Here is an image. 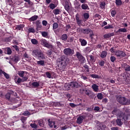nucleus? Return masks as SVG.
<instances>
[{"instance_id": "f257e3e1", "label": "nucleus", "mask_w": 130, "mask_h": 130, "mask_svg": "<svg viewBox=\"0 0 130 130\" xmlns=\"http://www.w3.org/2000/svg\"><path fill=\"white\" fill-rule=\"evenodd\" d=\"M68 60L69 59L66 58L64 56H62L58 58L57 59V63L58 64L59 70L63 71V70H64L67 67Z\"/></svg>"}, {"instance_id": "f03ea898", "label": "nucleus", "mask_w": 130, "mask_h": 130, "mask_svg": "<svg viewBox=\"0 0 130 130\" xmlns=\"http://www.w3.org/2000/svg\"><path fill=\"white\" fill-rule=\"evenodd\" d=\"M32 55L38 59H44L45 56L41 50L36 49L32 51Z\"/></svg>"}, {"instance_id": "7ed1b4c3", "label": "nucleus", "mask_w": 130, "mask_h": 130, "mask_svg": "<svg viewBox=\"0 0 130 130\" xmlns=\"http://www.w3.org/2000/svg\"><path fill=\"white\" fill-rule=\"evenodd\" d=\"M76 56L77 60L78 61H79V62H80V63H84V62H85L86 59L85 58V57H83V55H82L80 52H76Z\"/></svg>"}, {"instance_id": "20e7f679", "label": "nucleus", "mask_w": 130, "mask_h": 130, "mask_svg": "<svg viewBox=\"0 0 130 130\" xmlns=\"http://www.w3.org/2000/svg\"><path fill=\"white\" fill-rule=\"evenodd\" d=\"M63 52L65 55H67L68 56H71V55H73L75 53L74 50L70 48L64 49Z\"/></svg>"}, {"instance_id": "39448f33", "label": "nucleus", "mask_w": 130, "mask_h": 130, "mask_svg": "<svg viewBox=\"0 0 130 130\" xmlns=\"http://www.w3.org/2000/svg\"><path fill=\"white\" fill-rule=\"evenodd\" d=\"M115 55L118 58H123V57L126 56V54L123 51L117 50L115 52Z\"/></svg>"}, {"instance_id": "423d86ee", "label": "nucleus", "mask_w": 130, "mask_h": 130, "mask_svg": "<svg viewBox=\"0 0 130 130\" xmlns=\"http://www.w3.org/2000/svg\"><path fill=\"white\" fill-rule=\"evenodd\" d=\"M40 42L44 47H47V48L49 49L52 48L53 47L52 45H51V44H49L45 39L41 40Z\"/></svg>"}, {"instance_id": "0eeeda50", "label": "nucleus", "mask_w": 130, "mask_h": 130, "mask_svg": "<svg viewBox=\"0 0 130 130\" xmlns=\"http://www.w3.org/2000/svg\"><path fill=\"white\" fill-rule=\"evenodd\" d=\"M76 23L77 24L79 27H81V26H85V24H83V20L80 19V16H79V14H76L75 16Z\"/></svg>"}, {"instance_id": "6e6552de", "label": "nucleus", "mask_w": 130, "mask_h": 130, "mask_svg": "<svg viewBox=\"0 0 130 130\" xmlns=\"http://www.w3.org/2000/svg\"><path fill=\"white\" fill-rule=\"evenodd\" d=\"M87 117V114L85 113V115H80L77 119V123L78 124H82L83 120Z\"/></svg>"}, {"instance_id": "1a4fd4ad", "label": "nucleus", "mask_w": 130, "mask_h": 130, "mask_svg": "<svg viewBox=\"0 0 130 130\" xmlns=\"http://www.w3.org/2000/svg\"><path fill=\"white\" fill-rule=\"evenodd\" d=\"M125 98L119 96L117 98V101L120 104H122V105H124L125 103Z\"/></svg>"}, {"instance_id": "9d476101", "label": "nucleus", "mask_w": 130, "mask_h": 130, "mask_svg": "<svg viewBox=\"0 0 130 130\" xmlns=\"http://www.w3.org/2000/svg\"><path fill=\"white\" fill-rule=\"evenodd\" d=\"M86 57L88 61H90L91 63H93V62L96 61V58L92 55H87Z\"/></svg>"}, {"instance_id": "9b49d317", "label": "nucleus", "mask_w": 130, "mask_h": 130, "mask_svg": "<svg viewBox=\"0 0 130 130\" xmlns=\"http://www.w3.org/2000/svg\"><path fill=\"white\" fill-rule=\"evenodd\" d=\"M26 3L24 4V7L25 8H30L33 6V3L30 0H26Z\"/></svg>"}, {"instance_id": "f8f14e48", "label": "nucleus", "mask_w": 130, "mask_h": 130, "mask_svg": "<svg viewBox=\"0 0 130 130\" xmlns=\"http://www.w3.org/2000/svg\"><path fill=\"white\" fill-rule=\"evenodd\" d=\"M36 25L38 30H41V28H42V24H41V22H40V20H37L36 21Z\"/></svg>"}, {"instance_id": "ddd939ff", "label": "nucleus", "mask_w": 130, "mask_h": 130, "mask_svg": "<svg viewBox=\"0 0 130 130\" xmlns=\"http://www.w3.org/2000/svg\"><path fill=\"white\" fill-rule=\"evenodd\" d=\"M70 85L72 88H79V87H80L79 83L76 82H72L70 83Z\"/></svg>"}, {"instance_id": "4468645a", "label": "nucleus", "mask_w": 130, "mask_h": 130, "mask_svg": "<svg viewBox=\"0 0 130 130\" xmlns=\"http://www.w3.org/2000/svg\"><path fill=\"white\" fill-rule=\"evenodd\" d=\"M93 32V30L90 28L83 29V34H91Z\"/></svg>"}, {"instance_id": "2eb2a0df", "label": "nucleus", "mask_w": 130, "mask_h": 130, "mask_svg": "<svg viewBox=\"0 0 130 130\" xmlns=\"http://www.w3.org/2000/svg\"><path fill=\"white\" fill-rule=\"evenodd\" d=\"M112 36H114V32L109 33L104 35V38L105 39H107L108 38H110V37H112Z\"/></svg>"}, {"instance_id": "dca6fc26", "label": "nucleus", "mask_w": 130, "mask_h": 130, "mask_svg": "<svg viewBox=\"0 0 130 130\" xmlns=\"http://www.w3.org/2000/svg\"><path fill=\"white\" fill-rule=\"evenodd\" d=\"M91 88L94 92H98V91H99V86L96 85V84H92Z\"/></svg>"}, {"instance_id": "f3484780", "label": "nucleus", "mask_w": 130, "mask_h": 130, "mask_svg": "<svg viewBox=\"0 0 130 130\" xmlns=\"http://www.w3.org/2000/svg\"><path fill=\"white\" fill-rule=\"evenodd\" d=\"M79 41L81 44V46H86L87 45V41L85 39H80Z\"/></svg>"}, {"instance_id": "a211bd4d", "label": "nucleus", "mask_w": 130, "mask_h": 130, "mask_svg": "<svg viewBox=\"0 0 130 130\" xmlns=\"http://www.w3.org/2000/svg\"><path fill=\"white\" fill-rule=\"evenodd\" d=\"M38 19V15H34L28 19V20L30 22H34V21H36Z\"/></svg>"}, {"instance_id": "6ab92c4d", "label": "nucleus", "mask_w": 130, "mask_h": 130, "mask_svg": "<svg viewBox=\"0 0 130 130\" xmlns=\"http://www.w3.org/2000/svg\"><path fill=\"white\" fill-rule=\"evenodd\" d=\"M64 90L68 91L71 89V83H66L64 85Z\"/></svg>"}, {"instance_id": "aec40b11", "label": "nucleus", "mask_w": 130, "mask_h": 130, "mask_svg": "<svg viewBox=\"0 0 130 130\" xmlns=\"http://www.w3.org/2000/svg\"><path fill=\"white\" fill-rule=\"evenodd\" d=\"M119 112H120V110L119 109H117V108H115L112 111V114H114L115 115H117V114H118Z\"/></svg>"}, {"instance_id": "412c9836", "label": "nucleus", "mask_w": 130, "mask_h": 130, "mask_svg": "<svg viewBox=\"0 0 130 130\" xmlns=\"http://www.w3.org/2000/svg\"><path fill=\"white\" fill-rule=\"evenodd\" d=\"M107 56V52L106 51H103L101 53L100 56L102 58H105V57Z\"/></svg>"}, {"instance_id": "4be33fe9", "label": "nucleus", "mask_w": 130, "mask_h": 130, "mask_svg": "<svg viewBox=\"0 0 130 130\" xmlns=\"http://www.w3.org/2000/svg\"><path fill=\"white\" fill-rule=\"evenodd\" d=\"M61 39L62 41H67L68 40V35L63 34L61 37Z\"/></svg>"}, {"instance_id": "5701e85b", "label": "nucleus", "mask_w": 130, "mask_h": 130, "mask_svg": "<svg viewBox=\"0 0 130 130\" xmlns=\"http://www.w3.org/2000/svg\"><path fill=\"white\" fill-rule=\"evenodd\" d=\"M81 8L82 10H89V6L86 4H82Z\"/></svg>"}, {"instance_id": "b1692460", "label": "nucleus", "mask_w": 130, "mask_h": 130, "mask_svg": "<svg viewBox=\"0 0 130 130\" xmlns=\"http://www.w3.org/2000/svg\"><path fill=\"white\" fill-rule=\"evenodd\" d=\"M48 121L49 122V126H50V127H53V125H54V124H55V122H54V121H52L51 120H50V119H49L48 120Z\"/></svg>"}, {"instance_id": "393cba45", "label": "nucleus", "mask_w": 130, "mask_h": 130, "mask_svg": "<svg viewBox=\"0 0 130 130\" xmlns=\"http://www.w3.org/2000/svg\"><path fill=\"white\" fill-rule=\"evenodd\" d=\"M39 82H34L31 83V86H32L33 88H37V87H39Z\"/></svg>"}, {"instance_id": "a878e982", "label": "nucleus", "mask_w": 130, "mask_h": 130, "mask_svg": "<svg viewBox=\"0 0 130 130\" xmlns=\"http://www.w3.org/2000/svg\"><path fill=\"white\" fill-rule=\"evenodd\" d=\"M12 60L15 62H18L19 60H20V57L19 56H15L13 58Z\"/></svg>"}, {"instance_id": "bb28decb", "label": "nucleus", "mask_w": 130, "mask_h": 130, "mask_svg": "<svg viewBox=\"0 0 130 130\" xmlns=\"http://www.w3.org/2000/svg\"><path fill=\"white\" fill-rule=\"evenodd\" d=\"M91 48L89 47H87L84 49V52L85 53H90V52H91Z\"/></svg>"}, {"instance_id": "cd10ccee", "label": "nucleus", "mask_w": 130, "mask_h": 130, "mask_svg": "<svg viewBox=\"0 0 130 130\" xmlns=\"http://www.w3.org/2000/svg\"><path fill=\"white\" fill-rule=\"evenodd\" d=\"M15 82L16 84H20V83H22V79L20 77H18V79L15 78Z\"/></svg>"}, {"instance_id": "c85d7f7f", "label": "nucleus", "mask_w": 130, "mask_h": 130, "mask_svg": "<svg viewBox=\"0 0 130 130\" xmlns=\"http://www.w3.org/2000/svg\"><path fill=\"white\" fill-rule=\"evenodd\" d=\"M105 6H106V3L105 2H101L100 7L101 9H105Z\"/></svg>"}, {"instance_id": "c756f323", "label": "nucleus", "mask_w": 130, "mask_h": 130, "mask_svg": "<svg viewBox=\"0 0 130 130\" xmlns=\"http://www.w3.org/2000/svg\"><path fill=\"white\" fill-rule=\"evenodd\" d=\"M31 42L34 45L38 44V41L35 39H32L31 40Z\"/></svg>"}, {"instance_id": "7c9ffc66", "label": "nucleus", "mask_w": 130, "mask_h": 130, "mask_svg": "<svg viewBox=\"0 0 130 130\" xmlns=\"http://www.w3.org/2000/svg\"><path fill=\"white\" fill-rule=\"evenodd\" d=\"M96 97L98 99H99L100 100H102V99H103V95H102V93H98Z\"/></svg>"}, {"instance_id": "2f4dec72", "label": "nucleus", "mask_w": 130, "mask_h": 130, "mask_svg": "<svg viewBox=\"0 0 130 130\" xmlns=\"http://www.w3.org/2000/svg\"><path fill=\"white\" fill-rule=\"evenodd\" d=\"M23 28H24V25L23 24L18 25L16 27V30H21V29H23Z\"/></svg>"}, {"instance_id": "473e14b6", "label": "nucleus", "mask_w": 130, "mask_h": 130, "mask_svg": "<svg viewBox=\"0 0 130 130\" xmlns=\"http://www.w3.org/2000/svg\"><path fill=\"white\" fill-rule=\"evenodd\" d=\"M115 4L116 6H121L122 5V1L121 0H116Z\"/></svg>"}, {"instance_id": "72a5a7b5", "label": "nucleus", "mask_w": 130, "mask_h": 130, "mask_svg": "<svg viewBox=\"0 0 130 130\" xmlns=\"http://www.w3.org/2000/svg\"><path fill=\"white\" fill-rule=\"evenodd\" d=\"M18 74L19 77H20L21 78H23V77H24V75H25V72L19 71Z\"/></svg>"}, {"instance_id": "f704fd0d", "label": "nucleus", "mask_w": 130, "mask_h": 130, "mask_svg": "<svg viewBox=\"0 0 130 130\" xmlns=\"http://www.w3.org/2000/svg\"><path fill=\"white\" fill-rule=\"evenodd\" d=\"M38 123H39V125L40 126L43 127L44 126V123L43 122V120H42V119L39 120L38 121Z\"/></svg>"}, {"instance_id": "c9c22d12", "label": "nucleus", "mask_w": 130, "mask_h": 130, "mask_svg": "<svg viewBox=\"0 0 130 130\" xmlns=\"http://www.w3.org/2000/svg\"><path fill=\"white\" fill-rule=\"evenodd\" d=\"M53 14L54 15H59L60 13V11L59 9H54L53 11Z\"/></svg>"}, {"instance_id": "e433bc0d", "label": "nucleus", "mask_w": 130, "mask_h": 130, "mask_svg": "<svg viewBox=\"0 0 130 130\" xmlns=\"http://www.w3.org/2000/svg\"><path fill=\"white\" fill-rule=\"evenodd\" d=\"M82 91H83L84 92H85V93L86 94V95H87V96H88V95L92 92L91 91V90H89V89H82Z\"/></svg>"}, {"instance_id": "4c0bfd02", "label": "nucleus", "mask_w": 130, "mask_h": 130, "mask_svg": "<svg viewBox=\"0 0 130 130\" xmlns=\"http://www.w3.org/2000/svg\"><path fill=\"white\" fill-rule=\"evenodd\" d=\"M90 77L93 78V79H100V77L98 76L97 74H91Z\"/></svg>"}, {"instance_id": "58836bf2", "label": "nucleus", "mask_w": 130, "mask_h": 130, "mask_svg": "<svg viewBox=\"0 0 130 130\" xmlns=\"http://www.w3.org/2000/svg\"><path fill=\"white\" fill-rule=\"evenodd\" d=\"M58 28V24L56 22H55L53 24V30H55Z\"/></svg>"}, {"instance_id": "ea45409f", "label": "nucleus", "mask_w": 130, "mask_h": 130, "mask_svg": "<svg viewBox=\"0 0 130 130\" xmlns=\"http://www.w3.org/2000/svg\"><path fill=\"white\" fill-rule=\"evenodd\" d=\"M127 30H126V28H119L118 30H117V32H123L124 33H125V32H126Z\"/></svg>"}, {"instance_id": "a19ab883", "label": "nucleus", "mask_w": 130, "mask_h": 130, "mask_svg": "<svg viewBox=\"0 0 130 130\" xmlns=\"http://www.w3.org/2000/svg\"><path fill=\"white\" fill-rule=\"evenodd\" d=\"M116 123L118 125H122V122H121V119H117L116 120Z\"/></svg>"}, {"instance_id": "79ce46f5", "label": "nucleus", "mask_w": 130, "mask_h": 130, "mask_svg": "<svg viewBox=\"0 0 130 130\" xmlns=\"http://www.w3.org/2000/svg\"><path fill=\"white\" fill-rule=\"evenodd\" d=\"M89 16L90 15L87 13H85L83 14V17L84 19H85V20H88V19H89Z\"/></svg>"}, {"instance_id": "37998d69", "label": "nucleus", "mask_w": 130, "mask_h": 130, "mask_svg": "<svg viewBox=\"0 0 130 130\" xmlns=\"http://www.w3.org/2000/svg\"><path fill=\"white\" fill-rule=\"evenodd\" d=\"M99 66L100 67H104V64H105V62L103 60H101L100 61L99 63Z\"/></svg>"}, {"instance_id": "c03bdc74", "label": "nucleus", "mask_w": 130, "mask_h": 130, "mask_svg": "<svg viewBox=\"0 0 130 130\" xmlns=\"http://www.w3.org/2000/svg\"><path fill=\"white\" fill-rule=\"evenodd\" d=\"M41 34L43 37H47V36H48V32L47 31H42Z\"/></svg>"}, {"instance_id": "a18cd8bd", "label": "nucleus", "mask_w": 130, "mask_h": 130, "mask_svg": "<svg viewBox=\"0 0 130 130\" xmlns=\"http://www.w3.org/2000/svg\"><path fill=\"white\" fill-rule=\"evenodd\" d=\"M83 31H84V29H83V28H81V27L77 28V32H78V33H83Z\"/></svg>"}, {"instance_id": "49530a36", "label": "nucleus", "mask_w": 130, "mask_h": 130, "mask_svg": "<svg viewBox=\"0 0 130 130\" xmlns=\"http://www.w3.org/2000/svg\"><path fill=\"white\" fill-rule=\"evenodd\" d=\"M38 64H40V66H44V60H41L40 61H37Z\"/></svg>"}, {"instance_id": "de8ad7c7", "label": "nucleus", "mask_w": 130, "mask_h": 130, "mask_svg": "<svg viewBox=\"0 0 130 130\" xmlns=\"http://www.w3.org/2000/svg\"><path fill=\"white\" fill-rule=\"evenodd\" d=\"M20 120H21L23 123H25V122L27 120V118L24 116H21Z\"/></svg>"}, {"instance_id": "09e8293b", "label": "nucleus", "mask_w": 130, "mask_h": 130, "mask_svg": "<svg viewBox=\"0 0 130 130\" xmlns=\"http://www.w3.org/2000/svg\"><path fill=\"white\" fill-rule=\"evenodd\" d=\"M125 71L126 72H130V66L128 65H126L124 67Z\"/></svg>"}, {"instance_id": "8fccbe9b", "label": "nucleus", "mask_w": 130, "mask_h": 130, "mask_svg": "<svg viewBox=\"0 0 130 130\" xmlns=\"http://www.w3.org/2000/svg\"><path fill=\"white\" fill-rule=\"evenodd\" d=\"M28 33H35V29L33 28H29Z\"/></svg>"}, {"instance_id": "3c124183", "label": "nucleus", "mask_w": 130, "mask_h": 130, "mask_svg": "<svg viewBox=\"0 0 130 130\" xmlns=\"http://www.w3.org/2000/svg\"><path fill=\"white\" fill-rule=\"evenodd\" d=\"M105 29H113V26L112 25H108L104 27Z\"/></svg>"}, {"instance_id": "603ef678", "label": "nucleus", "mask_w": 130, "mask_h": 130, "mask_svg": "<svg viewBox=\"0 0 130 130\" xmlns=\"http://www.w3.org/2000/svg\"><path fill=\"white\" fill-rule=\"evenodd\" d=\"M56 7V6H55V5H54L53 4H50V5H49V8L51 10H53Z\"/></svg>"}, {"instance_id": "864d4df0", "label": "nucleus", "mask_w": 130, "mask_h": 130, "mask_svg": "<svg viewBox=\"0 0 130 130\" xmlns=\"http://www.w3.org/2000/svg\"><path fill=\"white\" fill-rule=\"evenodd\" d=\"M111 15L112 17H115V15H116V11H115V10H112L111 11Z\"/></svg>"}, {"instance_id": "5fc2aeb1", "label": "nucleus", "mask_w": 130, "mask_h": 130, "mask_svg": "<svg viewBox=\"0 0 130 130\" xmlns=\"http://www.w3.org/2000/svg\"><path fill=\"white\" fill-rule=\"evenodd\" d=\"M110 60L112 62H114V61L116 60V58H115V57H114V56H111L110 57Z\"/></svg>"}, {"instance_id": "6e6d98bb", "label": "nucleus", "mask_w": 130, "mask_h": 130, "mask_svg": "<svg viewBox=\"0 0 130 130\" xmlns=\"http://www.w3.org/2000/svg\"><path fill=\"white\" fill-rule=\"evenodd\" d=\"M94 36H95V35H94L93 32H92V34H89V37L92 40H95V38H94Z\"/></svg>"}, {"instance_id": "4d7b16f0", "label": "nucleus", "mask_w": 130, "mask_h": 130, "mask_svg": "<svg viewBox=\"0 0 130 130\" xmlns=\"http://www.w3.org/2000/svg\"><path fill=\"white\" fill-rule=\"evenodd\" d=\"M30 112L29 111H26L23 113L22 115H24V116H28V115H30Z\"/></svg>"}, {"instance_id": "13d9d810", "label": "nucleus", "mask_w": 130, "mask_h": 130, "mask_svg": "<svg viewBox=\"0 0 130 130\" xmlns=\"http://www.w3.org/2000/svg\"><path fill=\"white\" fill-rule=\"evenodd\" d=\"M45 74L47 76V78H48L49 79H51V74H50V73L47 72H46Z\"/></svg>"}, {"instance_id": "bf43d9fd", "label": "nucleus", "mask_w": 130, "mask_h": 130, "mask_svg": "<svg viewBox=\"0 0 130 130\" xmlns=\"http://www.w3.org/2000/svg\"><path fill=\"white\" fill-rule=\"evenodd\" d=\"M7 54H12V49L10 48H7Z\"/></svg>"}, {"instance_id": "052dcab7", "label": "nucleus", "mask_w": 130, "mask_h": 130, "mask_svg": "<svg viewBox=\"0 0 130 130\" xmlns=\"http://www.w3.org/2000/svg\"><path fill=\"white\" fill-rule=\"evenodd\" d=\"M83 68H85L87 73H89L90 69H89V66H88V65H84Z\"/></svg>"}, {"instance_id": "680f3d73", "label": "nucleus", "mask_w": 130, "mask_h": 130, "mask_svg": "<svg viewBox=\"0 0 130 130\" xmlns=\"http://www.w3.org/2000/svg\"><path fill=\"white\" fill-rule=\"evenodd\" d=\"M88 96H89V98H90L91 99H93L94 98V96H95V94H94L91 91Z\"/></svg>"}, {"instance_id": "e2e57ef3", "label": "nucleus", "mask_w": 130, "mask_h": 130, "mask_svg": "<svg viewBox=\"0 0 130 130\" xmlns=\"http://www.w3.org/2000/svg\"><path fill=\"white\" fill-rule=\"evenodd\" d=\"M129 104H130V100L129 99L126 100H126L125 101L124 105H129Z\"/></svg>"}, {"instance_id": "0e129e2a", "label": "nucleus", "mask_w": 130, "mask_h": 130, "mask_svg": "<svg viewBox=\"0 0 130 130\" xmlns=\"http://www.w3.org/2000/svg\"><path fill=\"white\" fill-rule=\"evenodd\" d=\"M5 98H6V99H8L9 100L10 98H11V94L10 93H7L5 95Z\"/></svg>"}, {"instance_id": "69168bd1", "label": "nucleus", "mask_w": 130, "mask_h": 130, "mask_svg": "<svg viewBox=\"0 0 130 130\" xmlns=\"http://www.w3.org/2000/svg\"><path fill=\"white\" fill-rule=\"evenodd\" d=\"M64 8L66 11H69L70 10V6L68 4V3H66V5L64 6Z\"/></svg>"}, {"instance_id": "338daca9", "label": "nucleus", "mask_w": 130, "mask_h": 130, "mask_svg": "<svg viewBox=\"0 0 130 130\" xmlns=\"http://www.w3.org/2000/svg\"><path fill=\"white\" fill-rule=\"evenodd\" d=\"M3 75H4V76L6 79H10V75H9V74H7L6 72H4Z\"/></svg>"}, {"instance_id": "774afa93", "label": "nucleus", "mask_w": 130, "mask_h": 130, "mask_svg": "<svg viewBox=\"0 0 130 130\" xmlns=\"http://www.w3.org/2000/svg\"><path fill=\"white\" fill-rule=\"evenodd\" d=\"M28 80V78L27 77H23L22 79H21L22 83H24V82H25V81H27Z\"/></svg>"}]
</instances>
